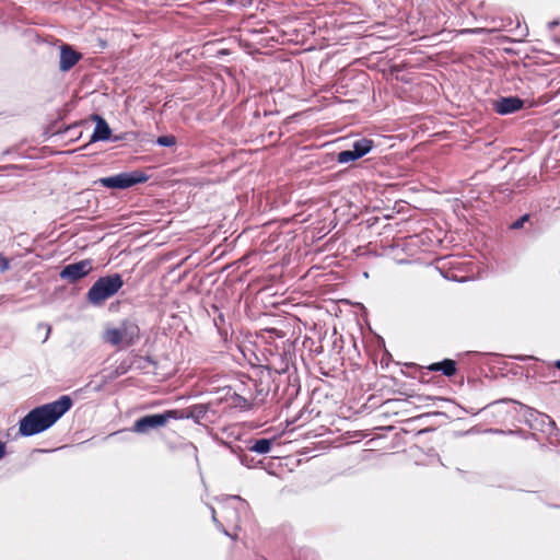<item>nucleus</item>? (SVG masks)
Instances as JSON below:
<instances>
[{"instance_id":"a878e982","label":"nucleus","mask_w":560,"mask_h":560,"mask_svg":"<svg viewBox=\"0 0 560 560\" xmlns=\"http://www.w3.org/2000/svg\"><path fill=\"white\" fill-rule=\"evenodd\" d=\"M128 369H129V365H124V366H121V371H120V372H119V371H116V372H115V376H118V375H120V374L126 373V372L128 371Z\"/></svg>"},{"instance_id":"9d476101","label":"nucleus","mask_w":560,"mask_h":560,"mask_svg":"<svg viewBox=\"0 0 560 560\" xmlns=\"http://www.w3.org/2000/svg\"><path fill=\"white\" fill-rule=\"evenodd\" d=\"M272 369L268 368L266 371L260 372V377L255 383L256 399L264 400L270 392V381Z\"/></svg>"},{"instance_id":"dca6fc26","label":"nucleus","mask_w":560,"mask_h":560,"mask_svg":"<svg viewBox=\"0 0 560 560\" xmlns=\"http://www.w3.org/2000/svg\"><path fill=\"white\" fill-rule=\"evenodd\" d=\"M94 119L96 120V127L91 136V141L105 140V120L97 115L94 116Z\"/></svg>"},{"instance_id":"ddd939ff","label":"nucleus","mask_w":560,"mask_h":560,"mask_svg":"<svg viewBox=\"0 0 560 560\" xmlns=\"http://www.w3.org/2000/svg\"><path fill=\"white\" fill-rule=\"evenodd\" d=\"M89 301L98 305L105 301V277L100 278L88 293Z\"/></svg>"},{"instance_id":"39448f33","label":"nucleus","mask_w":560,"mask_h":560,"mask_svg":"<svg viewBox=\"0 0 560 560\" xmlns=\"http://www.w3.org/2000/svg\"><path fill=\"white\" fill-rule=\"evenodd\" d=\"M374 141L368 138H361L352 143V149L340 151L336 161L340 164L354 162L372 151Z\"/></svg>"},{"instance_id":"f257e3e1","label":"nucleus","mask_w":560,"mask_h":560,"mask_svg":"<svg viewBox=\"0 0 560 560\" xmlns=\"http://www.w3.org/2000/svg\"><path fill=\"white\" fill-rule=\"evenodd\" d=\"M71 406V398L61 396L52 402L33 409L20 421V433L24 436H31L49 429Z\"/></svg>"},{"instance_id":"7ed1b4c3","label":"nucleus","mask_w":560,"mask_h":560,"mask_svg":"<svg viewBox=\"0 0 560 560\" xmlns=\"http://www.w3.org/2000/svg\"><path fill=\"white\" fill-rule=\"evenodd\" d=\"M524 418L533 430L550 435H560V430L557 428L555 420L546 413L539 412L530 407H525Z\"/></svg>"},{"instance_id":"0eeeda50","label":"nucleus","mask_w":560,"mask_h":560,"mask_svg":"<svg viewBox=\"0 0 560 560\" xmlns=\"http://www.w3.org/2000/svg\"><path fill=\"white\" fill-rule=\"evenodd\" d=\"M525 101L518 96H502L493 102V109L500 115H510L521 110Z\"/></svg>"},{"instance_id":"473e14b6","label":"nucleus","mask_w":560,"mask_h":560,"mask_svg":"<svg viewBox=\"0 0 560 560\" xmlns=\"http://www.w3.org/2000/svg\"><path fill=\"white\" fill-rule=\"evenodd\" d=\"M550 506H551V508H555V509H557V510H560V504H552V505H550Z\"/></svg>"},{"instance_id":"423d86ee","label":"nucleus","mask_w":560,"mask_h":560,"mask_svg":"<svg viewBox=\"0 0 560 560\" xmlns=\"http://www.w3.org/2000/svg\"><path fill=\"white\" fill-rule=\"evenodd\" d=\"M172 419V411L166 410L162 413L145 415L135 421L131 431L140 434H145L150 430L163 427Z\"/></svg>"},{"instance_id":"4be33fe9","label":"nucleus","mask_w":560,"mask_h":560,"mask_svg":"<svg viewBox=\"0 0 560 560\" xmlns=\"http://www.w3.org/2000/svg\"><path fill=\"white\" fill-rule=\"evenodd\" d=\"M214 325L220 328L221 325L225 323L224 315L219 312L218 316L213 319Z\"/></svg>"},{"instance_id":"412c9836","label":"nucleus","mask_w":560,"mask_h":560,"mask_svg":"<svg viewBox=\"0 0 560 560\" xmlns=\"http://www.w3.org/2000/svg\"><path fill=\"white\" fill-rule=\"evenodd\" d=\"M38 329H44L45 330V337H44V342L49 338V335H50V326L49 325H46V324H39L38 325Z\"/></svg>"},{"instance_id":"c85d7f7f","label":"nucleus","mask_w":560,"mask_h":560,"mask_svg":"<svg viewBox=\"0 0 560 560\" xmlns=\"http://www.w3.org/2000/svg\"><path fill=\"white\" fill-rule=\"evenodd\" d=\"M287 370H288V366H285V368H281V369H279V370H275V372H276V373H278V374H283V373H285V372H287Z\"/></svg>"},{"instance_id":"bb28decb","label":"nucleus","mask_w":560,"mask_h":560,"mask_svg":"<svg viewBox=\"0 0 560 560\" xmlns=\"http://www.w3.org/2000/svg\"><path fill=\"white\" fill-rule=\"evenodd\" d=\"M143 360L149 364L156 365V362L151 357H145Z\"/></svg>"},{"instance_id":"72a5a7b5","label":"nucleus","mask_w":560,"mask_h":560,"mask_svg":"<svg viewBox=\"0 0 560 560\" xmlns=\"http://www.w3.org/2000/svg\"><path fill=\"white\" fill-rule=\"evenodd\" d=\"M103 186H105V178H100L98 180Z\"/></svg>"},{"instance_id":"a211bd4d","label":"nucleus","mask_w":560,"mask_h":560,"mask_svg":"<svg viewBox=\"0 0 560 560\" xmlns=\"http://www.w3.org/2000/svg\"><path fill=\"white\" fill-rule=\"evenodd\" d=\"M530 219V215L528 213H525L521 215L517 220H515L511 225V230H520L524 226L526 222H528Z\"/></svg>"},{"instance_id":"6ab92c4d","label":"nucleus","mask_w":560,"mask_h":560,"mask_svg":"<svg viewBox=\"0 0 560 560\" xmlns=\"http://www.w3.org/2000/svg\"><path fill=\"white\" fill-rule=\"evenodd\" d=\"M212 514V521L215 524L217 528L220 529L224 535L231 536L230 533L223 527V525L218 521L215 516V511L213 508H210Z\"/></svg>"},{"instance_id":"b1692460","label":"nucleus","mask_w":560,"mask_h":560,"mask_svg":"<svg viewBox=\"0 0 560 560\" xmlns=\"http://www.w3.org/2000/svg\"><path fill=\"white\" fill-rule=\"evenodd\" d=\"M240 460L243 465L250 467L249 458L246 454L240 456Z\"/></svg>"},{"instance_id":"2eb2a0df","label":"nucleus","mask_w":560,"mask_h":560,"mask_svg":"<svg viewBox=\"0 0 560 560\" xmlns=\"http://www.w3.org/2000/svg\"><path fill=\"white\" fill-rule=\"evenodd\" d=\"M124 285V280L120 273H107V299L115 295Z\"/></svg>"},{"instance_id":"f8f14e48","label":"nucleus","mask_w":560,"mask_h":560,"mask_svg":"<svg viewBox=\"0 0 560 560\" xmlns=\"http://www.w3.org/2000/svg\"><path fill=\"white\" fill-rule=\"evenodd\" d=\"M428 369L434 372L439 371L447 377H452L457 373L456 362L452 359H444L440 362L432 363Z\"/></svg>"},{"instance_id":"9b49d317","label":"nucleus","mask_w":560,"mask_h":560,"mask_svg":"<svg viewBox=\"0 0 560 560\" xmlns=\"http://www.w3.org/2000/svg\"><path fill=\"white\" fill-rule=\"evenodd\" d=\"M80 59V54L72 50L69 46H62L60 51V70H70Z\"/></svg>"},{"instance_id":"f03ea898","label":"nucleus","mask_w":560,"mask_h":560,"mask_svg":"<svg viewBox=\"0 0 560 560\" xmlns=\"http://www.w3.org/2000/svg\"><path fill=\"white\" fill-rule=\"evenodd\" d=\"M140 339V328L136 319L125 318L116 326L107 328V343L118 350H126Z\"/></svg>"},{"instance_id":"c9c22d12","label":"nucleus","mask_w":560,"mask_h":560,"mask_svg":"<svg viewBox=\"0 0 560 560\" xmlns=\"http://www.w3.org/2000/svg\"><path fill=\"white\" fill-rule=\"evenodd\" d=\"M212 308L214 310V312H219V308L217 305H212Z\"/></svg>"},{"instance_id":"7c9ffc66","label":"nucleus","mask_w":560,"mask_h":560,"mask_svg":"<svg viewBox=\"0 0 560 560\" xmlns=\"http://www.w3.org/2000/svg\"><path fill=\"white\" fill-rule=\"evenodd\" d=\"M555 366L560 371V360H557V361L555 362Z\"/></svg>"},{"instance_id":"c756f323","label":"nucleus","mask_w":560,"mask_h":560,"mask_svg":"<svg viewBox=\"0 0 560 560\" xmlns=\"http://www.w3.org/2000/svg\"><path fill=\"white\" fill-rule=\"evenodd\" d=\"M233 499L240 501L242 504H245V501L238 495H234Z\"/></svg>"},{"instance_id":"5701e85b","label":"nucleus","mask_w":560,"mask_h":560,"mask_svg":"<svg viewBox=\"0 0 560 560\" xmlns=\"http://www.w3.org/2000/svg\"><path fill=\"white\" fill-rule=\"evenodd\" d=\"M9 268V262L5 258L0 256V271H5Z\"/></svg>"},{"instance_id":"2f4dec72","label":"nucleus","mask_w":560,"mask_h":560,"mask_svg":"<svg viewBox=\"0 0 560 560\" xmlns=\"http://www.w3.org/2000/svg\"><path fill=\"white\" fill-rule=\"evenodd\" d=\"M550 506H551V508H555V509H557V510H560V504H552V505H550Z\"/></svg>"},{"instance_id":"1a4fd4ad","label":"nucleus","mask_w":560,"mask_h":560,"mask_svg":"<svg viewBox=\"0 0 560 560\" xmlns=\"http://www.w3.org/2000/svg\"><path fill=\"white\" fill-rule=\"evenodd\" d=\"M172 419L183 420L192 419L195 422H199L203 419L208 412V406L205 404H196L186 409H173Z\"/></svg>"},{"instance_id":"20e7f679","label":"nucleus","mask_w":560,"mask_h":560,"mask_svg":"<svg viewBox=\"0 0 560 560\" xmlns=\"http://www.w3.org/2000/svg\"><path fill=\"white\" fill-rule=\"evenodd\" d=\"M149 176L142 171L125 172L114 176H107V188L127 189L137 184L145 183Z\"/></svg>"},{"instance_id":"aec40b11","label":"nucleus","mask_w":560,"mask_h":560,"mask_svg":"<svg viewBox=\"0 0 560 560\" xmlns=\"http://www.w3.org/2000/svg\"><path fill=\"white\" fill-rule=\"evenodd\" d=\"M122 139H124V136H121V135H119V136L114 135L112 129L107 125V142H116V141H119V140H122Z\"/></svg>"},{"instance_id":"6e6552de","label":"nucleus","mask_w":560,"mask_h":560,"mask_svg":"<svg viewBox=\"0 0 560 560\" xmlns=\"http://www.w3.org/2000/svg\"><path fill=\"white\" fill-rule=\"evenodd\" d=\"M91 270V262L89 260H81L79 262L67 265L60 271V277L70 282H75L82 277L86 276Z\"/></svg>"},{"instance_id":"f704fd0d","label":"nucleus","mask_w":560,"mask_h":560,"mask_svg":"<svg viewBox=\"0 0 560 560\" xmlns=\"http://www.w3.org/2000/svg\"><path fill=\"white\" fill-rule=\"evenodd\" d=\"M115 308V305L112 303L108 307L109 311H113Z\"/></svg>"},{"instance_id":"393cba45","label":"nucleus","mask_w":560,"mask_h":560,"mask_svg":"<svg viewBox=\"0 0 560 560\" xmlns=\"http://www.w3.org/2000/svg\"><path fill=\"white\" fill-rule=\"evenodd\" d=\"M4 454H5V444L0 441V459L4 456Z\"/></svg>"},{"instance_id":"f3484780","label":"nucleus","mask_w":560,"mask_h":560,"mask_svg":"<svg viewBox=\"0 0 560 560\" xmlns=\"http://www.w3.org/2000/svg\"><path fill=\"white\" fill-rule=\"evenodd\" d=\"M155 143L160 147H174L176 144V137L173 135L160 136Z\"/></svg>"},{"instance_id":"cd10ccee","label":"nucleus","mask_w":560,"mask_h":560,"mask_svg":"<svg viewBox=\"0 0 560 560\" xmlns=\"http://www.w3.org/2000/svg\"><path fill=\"white\" fill-rule=\"evenodd\" d=\"M558 24H559V22H558V21H552V22H549V23H548V27H549L550 30H552V28H555Z\"/></svg>"},{"instance_id":"4468645a","label":"nucleus","mask_w":560,"mask_h":560,"mask_svg":"<svg viewBox=\"0 0 560 560\" xmlns=\"http://www.w3.org/2000/svg\"><path fill=\"white\" fill-rule=\"evenodd\" d=\"M275 441L273 439H257V440H249L247 448L250 452L257 453V454H268L271 451L272 443Z\"/></svg>"}]
</instances>
